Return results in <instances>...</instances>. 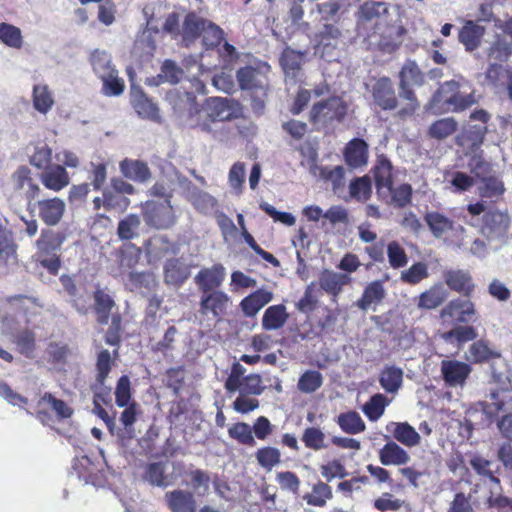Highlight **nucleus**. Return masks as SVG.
Listing matches in <instances>:
<instances>
[{
	"label": "nucleus",
	"instance_id": "63",
	"mask_svg": "<svg viewBox=\"0 0 512 512\" xmlns=\"http://www.w3.org/2000/svg\"><path fill=\"white\" fill-rule=\"evenodd\" d=\"M18 350L26 357L32 358L35 349V335L29 330L19 332L14 339Z\"/></svg>",
	"mask_w": 512,
	"mask_h": 512
},
{
	"label": "nucleus",
	"instance_id": "61",
	"mask_svg": "<svg viewBox=\"0 0 512 512\" xmlns=\"http://www.w3.org/2000/svg\"><path fill=\"white\" fill-rule=\"evenodd\" d=\"M441 337L446 342L457 341L459 343L471 341L476 338L475 329L471 326H458L448 332H445Z\"/></svg>",
	"mask_w": 512,
	"mask_h": 512
},
{
	"label": "nucleus",
	"instance_id": "27",
	"mask_svg": "<svg viewBox=\"0 0 512 512\" xmlns=\"http://www.w3.org/2000/svg\"><path fill=\"white\" fill-rule=\"evenodd\" d=\"M351 282V277L347 274L337 273L331 270H324L319 276L320 287L333 296L341 293L343 286Z\"/></svg>",
	"mask_w": 512,
	"mask_h": 512
},
{
	"label": "nucleus",
	"instance_id": "30",
	"mask_svg": "<svg viewBox=\"0 0 512 512\" xmlns=\"http://www.w3.org/2000/svg\"><path fill=\"white\" fill-rule=\"evenodd\" d=\"M189 275V266L179 259H170L164 266L165 282L169 285L180 286Z\"/></svg>",
	"mask_w": 512,
	"mask_h": 512
},
{
	"label": "nucleus",
	"instance_id": "59",
	"mask_svg": "<svg viewBox=\"0 0 512 512\" xmlns=\"http://www.w3.org/2000/svg\"><path fill=\"white\" fill-rule=\"evenodd\" d=\"M156 48L155 40L152 32L147 29L144 30L136 39L134 45V53L139 56H150Z\"/></svg>",
	"mask_w": 512,
	"mask_h": 512
},
{
	"label": "nucleus",
	"instance_id": "54",
	"mask_svg": "<svg viewBox=\"0 0 512 512\" xmlns=\"http://www.w3.org/2000/svg\"><path fill=\"white\" fill-rule=\"evenodd\" d=\"M146 479L158 487H167L173 483V480L165 475V467L161 463H152L147 467Z\"/></svg>",
	"mask_w": 512,
	"mask_h": 512
},
{
	"label": "nucleus",
	"instance_id": "17",
	"mask_svg": "<svg viewBox=\"0 0 512 512\" xmlns=\"http://www.w3.org/2000/svg\"><path fill=\"white\" fill-rule=\"evenodd\" d=\"M164 499L171 512H196L197 504L190 491L180 489L169 491Z\"/></svg>",
	"mask_w": 512,
	"mask_h": 512
},
{
	"label": "nucleus",
	"instance_id": "4",
	"mask_svg": "<svg viewBox=\"0 0 512 512\" xmlns=\"http://www.w3.org/2000/svg\"><path fill=\"white\" fill-rule=\"evenodd\" d=\"M356 32L361 39L375 29H381L390 20L389 8L385 2L366 1L357 12Z\"/></svg>",
	"mask_w": 512,
	"mask_h": 512
},
{
	"label": "nucleus",
	"instance_id": "56",
	"mask_svg": "<svg viewBox=\"0 0 512 512\" xmlns=\"http://www.w3.org/2000/svg\"><path fill=\"white\" fill-rule=\"evenodd\" d=\"M423 81V75L413 61H407L400 71V86L403 85H420Z\"/></svg>",
	"mask_w": 512,
	"mask_h": 512
},
{
	"label": "nucleus",
	"instance_id": "37",
	"mask_svg": "<svg viewBox=\"0 0 512 512\" xmlns=\"http://www.w3.org/2000/svg\"><path fill=\"white\" fill-rule=\"evenodd\" d=\"M90 63L94 73L101 78L115 70L111 55L105 50H94L90 55Z\"/></svg>",
	"mask_w": 512,
	"mask_h": 512
},
{
	"label": "nucleus",
	"instance_id": "55",
	"mask_svg": "<svg viewBox=\"0 0 512 512\" xmlns=\"http://www.w3.org/2000/svg\"><path fill=\"white\" fill-rule=\"evenodd\" d=\"M0 41L11 48H21L23 43L21 30L13 25L0 23Z\"/></svg>",
	"mask_w": 512,
	"mask_h": 512
},
{
	"label": "nucleus",
	"instance_id": "40",
	"mask_svg": "<svg viewBox=\"0 0 512 512\" xmlns=\"http://www.w3.org/2000/svg\"><path fill=\"white\" fill-rule=\"evenodd\" d=\"M102 88L101 92L107 97H118L123 94L125 90V82L119 77L118 71L115 69L101 78Z\"/></svg>",
	"mask_w": 512,
	"mask_h": 512
},
{
	"label": "nucleus",
	"instance_id": "6",
	"mask_svg": "<svg viewBox=\"0 0 512 512\" xmlns=\"http://www.w3.org/2000/svg\"><path fill=\"white\" fill-rule=\"evenodd\" d=\"M347 111L345 103L339 97H331L315 103L310 111V121L316 126H326L341 121Z\"/></svg>",
	"mask_w": 512,
	"mask_h": 512
},
{
	"label": "nucleus",
	"instance_id": "53",
	"mask_svg": "<svg viewBox=\"0 0 512 512\" xmlns=\"http://www.w3.org/2000/svg\"><path fill=\"white\" fill-rule=\"evenodd\" d=\"M281 453L275 447H263L256 452V459L258 464L271 471L276 465L280 463Z\"/></svg>",
	"mask_w": 512,
	"mask_h": 512
},
{
	"label": "nucleus",
	"instance_id": "16",
	"mask_svg": "<svg viewBox=\"0 0 512 512\" xmlns=\"http://www.w3.org/2000/svg\"><path fill=\"white\" fill-rule=\"evenodd\" d=\"M383 466H404L411 460L409 453L394 441L387 442L378 452Z\"/></svg>",
	"mask_w": 512,
	"mask_h": 512
},
{
	"label": "nucleus",
	"instance_id": "19",
	"mask_svg": "<svg viewBox=\"0 0 512 512\" xmlns=\"http://www.w3.org/2000/svg\"><path fill=\"white\" fill-rule=\"evenodd\" d=\"M476 313L474 304L467 299H454L441 311L442 317H451L459 323L468 322Z\"/></svg>",
	"mask_w": 512,
	"mask_h": 512
},
{
	"label": "nucleus",
	"instance_id": "58",
	"mask_svg": "<svg viewBox=\"0 0 512 512\" xmlns=\"http://www.w3.org/2000/svg\"><path fill=\"white\" fill-rule=\"evenodd\" d=\"M192 205L201 213H209L216 207V199L209 193L201 190H194L190 195Z\"/></svg>",
	"mask_w": 512,
	"mask_h": 512
},
{
	"label": "nucleus",
	"instance_id": "51",
	"mask_svg": "<svg viewBox=\"0 0 512 512\" xmlns=\"http://www.w3.org/2000/svg\"><path fill=\"white\" fill-rule=\"evenodd\" d=\"M323 384V376L316 370L304 372L298 380V389L306 394L313 393Z\"/></svg>",
	"mask_w": 512,
	"mask_h": 512
},
{
	"label": "nucleus",
	"instance_id": "10",
	"mask_svg": "<svg viewBox=\"0 0 512 512\" xmlns=\"http://www.w3.org/2000/svg\"><path fill=\"white\" fill-rule=\"evenodd\" d=\"M230 304V297L221 290L203 293L199 302V314L207 320L223 316Z\"/></svg>",
	"mask_w": 512,
	"mask_h": 512
},
{
	"label": "nucleus",
	"instance_id": "44",
	"mask_svg": "<svg viewBox=\"0 0 512 512\" xmlns=\"http://www.w3.org/2000/svg\"><path fill=\"white\" fill-rule=\"evenodd\" d=\"M141 219L136 214H129L118 224L117 235L121 240H131L138 236Z\"/></svg>",
	"mask_w": 512,
	"mask_h": 512
},
{
	"label": "nucleus",
	"instance_id": "8",
	"mask_svg": "<svg viewBox=\"0 0 512 512\" xmlns=\"http://www.w3.org/2000/svg\"><path fill=\"white\" fill-rule=\"evenodd\" d=\"M510 227V217L507 211L492 209L485 212L481 225V234L489 242L502 244Z\"/></svg>",
	"mask_w": 512,
	"mask_h": 512
},
{
	"label": "nucleus",
	"instance_id": "18",
	"mask_svg": "<svg viewBox=\"0 0 512 512\" xmlns=\"http://www.w3.org/2000/svg\"><path fill=\"white\" fill-rule=\"evenodd\" d=\"M387 279L388 277L386 276L383 280H375L368 283L364 288L361 298L357 300L356 306L359 309L366 311L373 305L380 304L386 296L384 282Z\"/></svg>",
	"mask_w": 512,
	"mask_h": 512
},
{
	"label": "nucleus",
	"instance_id": "3",
	"mask_svg": "<svg viewBox=\"0 0 512 512\" xmlns=\"http://www.w3.org/2000/svg\"><path fill=\"white\" fill-rule=\"evenodd\" d=\"M195 111L199 114V118L194 124L206 132L211 131L209 122L230 121L242 115L240 103L224 97H210L205 100L201 110L198 111L195 108Z\"/></svg>",
	"mask_w": 512,
	"mask_h": 512
},
{
	"label": "nucleus",
	"instance_id": "43",
	"mask_svg": "<svg viewBox=\"0 0 512 512\" xmlns=\"http://www.w3.org/2000/svg\"><path fill=\"white\" fill-rule=\"evenodd\" d=\"M33 104L34 108L43 114H46L52 108L54 99L47 85L38 84L34 86Z\"/></svg>",
	"mask_w": 512,
	"mask_h": 512
},
{
	"label": "nucleus",
	"instance_id": "50",
	"mask_svg": "<svg viewBox=\"0 0 512 512\" xmlns=\"http://www.w3.org/2000/svg\"><path fill=\"white\" fill-rule=\"evenodd\" d=\"M61 243L60 237L50 230L42 231L36 242L40 255H54Z\"/></svg>",
	"mask_w": 512,
	"mask_h": 512
},
{
	"label": "nucleus",
	"instance_id": "39",
	"mask_svg": "<svg viewBox=\"0 0 512 512\" xmlns=\"http://www.w3.org/2000/svg\"><path fill=\"white\" fill-rule=\"evenodd\" d=\"M16 245L12 232L0 225V263L8 264L15 261Z\"/></svg>",
	"mask_w": 512,
	"mask_h": 512
},
{
	"label": "nucleus",
	"instance_id": "33",
	"mask_svg": "<svg viewBox=\"0 0 512 512\" xmlns=\"http://www.w3.org/2000/svg\"><path fill=\"white\" fill-rule=\"evenodd\" d=\"M448 297V291L442 284H435L419 296L418 307L434 309L441 305Z\"/></svg>",
	"mask_w": 512,
	"mask_h": 512
},
{
	"label": "nucleus",
	"instance_id": "24",
	"mask_svg": "<svg viewBox=\"0 0 512 512\" xmlns=\"http://www.w3.org/2000/svg\"><path fill=\"white\" fill-rule=\"evenodd\" d=\"M486 133L485 125L468 124L464 131L457 136V144L470 152H475L483 143Z\"/></svg>",
	"mask_w": 512,
	"mask_h": 512
},
{
	"label": "nucleus",
	"instance_id": "20",
	"mask_svg": "<svg viewBox=\"0 0 512 512\" xmlns=\"http://www.w3.org/2000/svg\"><path fill=\"white\" fill-rule=\"evenodd\" d=\"M424 220L435 238H445L455 229L454 221L438 211H427Z\"/></svg>",
	"mask_w": 512,
	"mask_h": 512
},
{
	"label": "nucleus",
	"instance_id": "48",
	"mask_svg": "<svg viewBox=\"0 0 512 512\" xmlns=\"http://www.w3.org/2000/svg\"><path fill=\"white\" fill-rule=\"evenodd\" d=\"M388 405L389 400L387 397L381 393H377L363 406V411L370 420L376 421L383 415Z\"/></svg>",
	"mask_w": 512,
	"mask_h": 512
},
{
	"label": "nucleus",
	"instance_id": "7",
	"mask_svg": "<svg viewBox=\"0 0 512 512\" xmlns=\"http://www.w3.org/2000/svg\"><path fill=\"white\" fill-rule=\"evenodd\" d=\"M383 25L381 29H375L362 40L370 48H378L384 52L394 51L402 42L404 29L400 25L390 23Z\"/></svg>",
	"mask_w": 512,
	"mask_h": 512
},
{
	"label": "nucleus",
	"instance_id": "21",
	"mask_svg": "<svg viewBox=\"0 0 512 512\" xmlns=\"http://www.w3.org/2000/svg\"><path fill=\"white\" fill-rule=\"evenodd\" d=\"M119 169L125 178L138 183H146L152 178L148 165L140 160L125 158L120 162Z\"/></svg>",
	"mask_w": 512,
	"mask_h": 512
},
{
	"label": "nucleus",
	"instance_id": "23",
	"mask_svg": "<svg viewBox=\"0 0 512 512\" xmlns=\"http://www.w3.org/2000/svg\"><path fill=\"white\" fill-rule=\"evenodd\" d=\"M446 285L453 291L469 296L474 290V282L468 271L450 270L444 275Z\"/></svg>",
	"mask_w": 512,
	"mask_h": 512
},
{
	"label": "nucleus",
	"instance_id": "60",
	"mask_svg": "<svg viewBox=\"0 0 512 512\" xmlns=\"http://www.w3.org/2000/svg\"><path fill=\"white\" fill-rule=\"evenodd\" d=\"M388 261L392 268L404 267L408 262L405 250L396 241H391L387 246Z\"/></svg>",
	"mask_w": 512,
	"mask_h": 512
},
{
	"label": "nucleus",
	"instance_id": "41",
	"mask_svg": "<svg viewBox=\"0 0 512 512\" xmlns=\"http://www.w3.org/2000/svg\"><path fill=\"white\" fill-rule=\"evenodd\" d=\"M469 464L479 476L488 478L497 485L499 484V479L494 476V473L499 470V466L495 465L492 461L477 455L470 459Z\"/></svg>",
	"mask_w": 512,
	"mask_h": 512
},
{
	"label": "nucleus",
	"instance_id": "5",
	"mask_svg": "<svg viewBox=\"0 0 512 512\" xmlns=\"http://www.w3.org/2000/svg\"><path fill=\"white\" fill-rule=\"evenodd\" d=\"M341 29L331 23H324L322 27L310 37L313 43L314 54L327 62L336 60L339 56V44L342 39Z\"/></svg>",
	"mask_w": 512,
	"mask_h": 512
},
{
	"label": "nucleus",
	"instance_id": "12",
	"mask_svg": "<svg viewBox=\"0 0 512 512\" xmlns=\"http://www.w3.org/2000/svg\"><path fill=\"white\" fill-rule=\"evenodd\" d=\"M445 383L450 387H462L471 373V367L458 360L445 359L440 365Z\"/></svg>",
	"mask_w": 512,
	"mask_h": 512
},
{
	"label": "nucleus",
	"instance_id": "34",
	"mask_svg": "<svg viewBox=\"0 0 512 512\" xmlns=\"http://www.w3.org/2000/svg\"><path fill=\"white\" fill-rule=\"evenodd\" d=\"M484 27L468 21L459 32V41L465 46L466 50L476 49L484 35Z\"/></svg>",
	"mask_w": 512,
	"mask_h": 512
},
{
	"label": "nucleus",
	"instance_id": "15",
	"mask_svg": "<svg viewBox=\"0 0 512 512\" xmlns=\"http://www.w3.org/2000/svg\"><path fill=\"white\" fill-rule=\"evenodd\" d=\"M274 294L271 290L261 288L246 296L240 302V308L246 317H255L258 312L273 300Z\"/></svg>",
	"mask_w": 512,
	"mask_h": 512
},
{
	"label": "nucleus",
	"instance_id": "49",
	"mask_svg": "<svg viewBox=\"0 0 512 512\" xmlns=\"http://www.w3.org/2000/svg\"><path fill=\"white\" fill-rule=\"evenodd\" d=\"M350 196L357 201H367L372 193L371 180L368 176L356 178L349 185Z\"/></svg>",
	"mask_w": 512,
	"mask_h": 512
},
{
	"label": "nucleus",
	"instance_id": "9",
	"mask_svg": "<svg viewBox=\"0 0 512 512\" xmlns=\"http://www.w3.org/2000/svg\"><path fill=\"white\" fill-rule=\"evenodd\" d=\"M146 223L156 229H166L175 223V214L169 199L146 201L143 205Z\"/></svg>",
	"mask_w": 512,
	"mask_h": 512
},
{
	"label": "nucleus",
	"instance_id": "38",
	"mask_svg": "<svg viewBox=\"0 0 512 512\" xmlns=\"http://www.w3.org/2000/svg\"><path fill=\"white\" fill-rule=\"evenodd\" d=\"M305 55L306 51L301 52L291 48H286L280 58V63L285 73L287 75L295 76L304 62Z\"/></svg>",
	"mask_w": 512,
	"mask_h": 512
},
{
	"label": "nucleus",
	"instance_id": "62",
	"mask_svg": "<svg viewBox=\"0 0 512 512\" xmlns=\"http://www.w3.org/2000/svg\"><path fill=\"white\" fill-rule=\"evenodd\" d=\"M400 99L406 101V105L400 109L399 115L402 117L412 115L419 107V102L409 85L400 86L399 90Z\"/></svg>",
	"mask_w": 512,
	"mask_h": 512
},
{
	"label": "nucleus",
	"instance_id": "57",
	"mask_svg": "<svg viewBox=\"0 0 512 512\" xmlns=\"http://www.w3.org/2000/svg\"><path fill=\"white\" fill-rule=\"evenodd\" d=\"M332 498L331 488L323 482L314 485L312 493L307 494L304 499L309 505L323 507L327 500Z\"/></svg>",
	"mask_w": 512,
	"mask_h": 512
},
{
	"label": "nucleus",
	"instance_id": "31",
	"mask_svg": "<svg viewBox=\"0 0 512 512\" xmlns=\"http://www.w3.org/2000/svg\"><path fill=\"white\" fill-rule=\"evenodd\" d=\"M43 185L53 191H60L69 184V176L65 168L55 165L41 174Z\"/></svg>",
	"mask_w": 512,
	"mask_h": 512
},
{
	"label": "nucleus",
	"instance_id": "22",
	"mask_svg": "<svg viewBox=\"0 0 512 512\" xmlns=\"http://www.w3.org/2000/svg\"><path fill=\"white\" fill-rule=\"evenodd\" d=\"M373 98L375 103L385 110L396 108L397 99L390 79L381 78L375 83Z\"/></svg>",
	"mask_w": 512,
	"mask_h": 512
},
{
	"label": "nucleus",
	"instance_id": "36",
	"mask_svg": "<svg viewBox=\"0 0 512 512\" xmlns=\"http://www.w3.org/2000/svg\"><path fill=\"white\" fill-rule=\"evenodd\" d=\"M207 20H204L195 14H188L182 27L183 40L186 45L193 42L206 28Z\"/></svg>",
	"mask_w": 512,
	"mask_h": 512
},
{
	"label": "nucleus",
	"instance_id": "46",
	"mask_svg": "<svg viewBox=\"0 0 512 512\" xmlns=\"http://www.w3.org/2000/svg\"><path fill=\"white\" fill-rule=\"evenodd\" d=\"M338 424L348 434H358L366 428L360 415L354 411L340 414L338 416Z\"/></svg>",
	"mask_w": 512,
	"mask_h": 512
},
{
	"label": "nucleus",
	"instance_id": "47",
	"mask_svg": "<svg viewBox=\"0 0 512 512\" xmlns=\"http://www.w3.org/2000/svg\"><path fill=\"white\" fill-rule=\"evenodd\" d=\"M428 276L427 264L424 262H416L408 269L401 271L400 280L409 285H416Z\"/></svg>",
	"mask_w": 512,
	"mask_h": 512
},
{
	"label": "nucleus",
	"instance_id": "11",
	"mask_svg": "<svg viewBox=\"0 0 512 512\" xmlns=\"http://www.w3.org/2000/svg\"><path fill=\"white\" fill-rule=\"evenodd\" d=\"M238 84L242 90H250L255 95H266L268 87L267 76L252 67H243L236 74Z\"/></svg>",
	"mask_w": 512,
	"mask_h": 512
},
{
	"label": "nucleus",
	"instance_id": "45",
	"mask_svg": "<svg viewBox=\"0 0 512 512\" xmlns=\"http://www.w3.org/2000/svg\"><path fill=\"white\" fill-rule=\"evenodd\" d=\"M457 129V122L452 117L442 118L435 121L429 127L428 134L430 137L443 140L452 135Z\"/></svg>",
	"mask_w": 512,
	"mask_h": 512
},
{
	"label": "nucleus",
	"instance_id": "64",
	"mask_svg": "<svg viewBox=\"0 0 512 512\" xmlns=\"http://www.w3.org/2000/svg\"><path fill=\"white\" fill-rule=\"evenodd\" d=\"M228 433L230 437L238 440L240 443L254 446L255 439L252 435V429L249 424L240 422L237 424H234L232 427L229 428Z\"/></svg>",
	"mask_w": 512,
	"mask_h": 512
},
{
	"label": "nucleus",
	"instance_id": "42",
	"mask_svg": "<svg viewBox=\"0 0 512 512\" xmlns=\"http://www.w3.org/2000/svg\"><path fill=\"white\" fill-rule=\"evenodd\" d=\"M132 105L136 112L145 118L155 119L158 117V108L141 91L132 93Z\"/></svg>",
	"mask_w": 512,
	"mask_h": 512
},
{
	"label": "nucleus",
	"instance_id": "2",
	"mask_svg": "<svg viewBox=\"0 0 512 512\" xmlns=\"http://www.w3.org/2000/svg\"><path fill=\"white\" fill-rule=\"evenodd\" d=\"M493 381L501 386L499 391H492L489 400L480 405L489 418H493L500 410H512V391L509 390L510 369L504 360L497 358L491 365Z\"/></svg>",
	"mask_w": 512,
	"mask_h": 512
},
{
	"label": "nucleus",
	"instance_id": "26",
	"mask_svg": "<svg viewBox=\"0 0 512 512\" xmlns=\"http://www.w3.org/2000/svg\"><path fill=\"white\" fill-rule=\"evenodd\" d=\"M404 371L396 365H386L379 374V384L384 391L396 394L402 387Z\"/></svg>",
	"mask_w": 512,
	"mask_h": 512
},
{
	"label": "nucleus",
	"instance_id": "52",
	"mask_svg": "<svg viewBox=\"0 0 512 512\" xmlns=\"http://www.w3.org/2000/svg\"><path fill=\"white\" fill-rule=\"evenodd\" d=\"M95 309L98 316V321L102 324H107L109 320L110 311L114 306V301L104 291L98 290L95 292Z\"/></svg>",
	"mask_w": 512,
	"mask_h": 512
},
{
	"label": "nucleus",
	"instance_id": "25",
	"mask_svg": "<svg viewBox=\"0 0 512 512\" xmlns=\"http://www.w3.org/2000/svg\"><path fill=\"white\" fill-rule=\"evenodd\" d=\"M350 8L351 3L349 0H328L316 4V11L326 23L338 20L341 16L348 13Z\"/></svg>",
	"mask_w": 512,
	"mask_h": 512
},
{
	"label": "nucleus",
	"instance_id": "14",
	"mask_svg": "<svg viewBox=\"0 0 512 512\" xmlns=\"http://www.w3.org/2000/svg\"><path fill=\"white\" fill-rule=\"evenodd\" d=\"M37 208L42 221L47 225L54 226L58 224L63 217L66 204L62 199L54 197L38 201Z\"/></svg>",
	"mask_w": 512,
	"mask_h": 512
},
{
	"label": "nucleus",
	"instance_id": "29",
	"mask_svg": "<svg viewBox=\"0 0 512 512\" xmlns=\"http://www.w3.org/2000/svg\"><path fill=\"white\" fill-rule=\"evenodd\" d=\"M374 177L380 195H388L392 192V165L387 159L378 160L374 168Z\"/></svg>",
	"mask_w": 512,
	"mask_h": 512
},
{
	"label": "nucleus",
	"instance_id": "13",
	"mask_svg": "<svg viewBox=\"0 0 512 512\" xmlns=\"http://www.w3.org/2000/svg\"><path fill=\"white\" fill-rule=\"evenodd\" d=\"M226 270L223 265L215 264L201 269L194 277L195 284L203 292H212L220 287L225 279Z\"/></svg>",
	"mask_w": 512,
	"mask_h": 512
},
{
	"label": "nucleus",
	"instance_id": "32",
	"mask_svg": "<svg viewBox=\"0 0 512 512\" xmlns=\"http://www.w3.org/2000/svg\"><path fill=\"white\" fill-rule=\"evenodd\" d=\"M368 151L364 140L353 139L345 149L346 163L354 168L363 166L367 163Z\"/></svg>",
	"mask_w": 512,
	"mask_h": 512
},
{
	"label": "nucleus",
	"instance_id": "28",
	"mask_svg": "<svg viewBox=\"0 0 512 512\" xmlns=\"http://www.w3.org/2000/svg\"><path fill=\"white\" fill-rule=\"evenodd\" d=\"M289 314L283 304L268 307L262 316V328L267 331L279 330L285 326Z\"/></svg>",
	"mask_w": 512,
	"mask_h": 512
},
{
	"label": "nucleus",
	"instance_id": "1",
	"mask_svg": "<svg viewBox=\"0 0 512 512\" xmlns=\"http://www.w3.org/2000/svg\"><path fill=\"white\" fill-rule=\"evenodd\" d=\"M476 103L471 86L466 81H447L434 93L426 109L433 114L451 109L458 112Z\"/></svg>",
	"mask_w": 512,
	"mask_h": 512
},
{
	"label": "nucleus",
	"instance_id": "35",
	"mask_svg": "<svg viewBox=\"0 0 512 512\" xmlns=\"http://www.w3.org/2000/svg\"><path fill=\"white\" fill-rule=\"evenodd\" d=\"M393 437L407 447L420 444V434L407 422L394 423Z\"/></svg>",
	"mask_w": 512,
	"mask_h": 512
}]
</instances>
